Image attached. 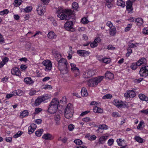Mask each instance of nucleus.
<instances>
[{
    "label": "nucleus",
    "mask_w": 148,
    "mask_h": 148,
    "mask_svg": "<svg viewBox=\"0 0 148 148\" xmlns=\"http://www.w3.org/2000/svg\"><path fill=\"white\" fill-rule=\"evenodd\" d=\"M54 120L56 124L59 125L60 124V117L58 114H56L54 117Z\"/></svg>",
    "instance_id": "nucleus-16"
},
{
    "label": "nucleus",
    "mask_w": 148,
    "mask_h": 148,
    "mask_svg": "<svg viewBox=\"0 0 148 148\" xmlns=\"http://www.w3.org/2000/svg\"><path fill=\"white\" fill-rule=\"evenodd\" d=\"M28 115V112L27 110H24L21 114V116L22 117H24L25 116H27Z\"/></svg>",
    "instance_id": "nucleus-37"
},
{
    "label": "nucleus",
    "mask_w": 148,
    "mask_h": 148,
    "mask_svg": "<svg viewBox=\"0 0 148 148\" xmlns=\"http://www.w3.org/2000/svg\"><path fill=\"white\" fill-rule=\"evenodd\" d=\"M74 125H73L72 124H70L68 126L69 130L70 131H72L74 129Z\"/></svg>",
    "instance_id": "nucleus-57"
},
{
    "label": "nucleus",
    "mask_w": 148,
    "mask_h": 148,
    "mask_svg": "<svg viewBox=\"0 0 148 148\" xmlns=\"http://www.w3.org/2000/svg\"><path fill=\"white\" fill-rule=\"evenodd\" d=\"M9 12V11L7 9H5L4 10L0 12V15H3L4 14H7Z\"/></svg>",
    "instance_id": "nucleus-50"
},
{
    "label": "nucleus",
    "mask_w": 148,
    "mask_h": 148,
    "mask_svg": "<svg viewBox=\"0 0 148 148\" xmlns=\"http://www.w3.org/2000/svg\"><path fill=\"white\" fill-rule=\"evenodd\" d=\"M28 133L29 134H32L35 130L33 129L32 128H31V127H30L29 126L28 127Z\"/></svg>",
    "instance_id": "nucleus-56"
},
{
    "label": "nucleus",
    "mask_w": 148,
    "mask_h": 148,
    "mask_svg": "<svg viewBox=\"0 0 148 148\" xmlns=\"http://www.w3.org/2000/svg\"><path fill=\"white\" fill-rule=\"evenodd\" d=\"M131 27L132 24H129L128 25H127V27L125 29V32H127L129 31Z\"/></svg>",
    "instance_id": "nucleus-54"
},
{
    "label": "nucleus",
    "mask_w": 148,
    "mask_h": 148,
    "mask_svg": "<svg viewBox=\"0 0 148 148\" xmlns=\"http://www.w3.org/2000/svg\"><path fill=\"white\" fill-rule=\"evenodd\" d=\"M106 2V3H105L106 7H107L109 9L111 8L113 6V4L111 3L112 2Z\"/></svg>",
    "instance_id": "nucleus-36"
},
{
    "label": "nucleus",
    "mask_w": 148,
    "mask_h": 148,
    "mask_svg": "<svg viewBox=\"0 0 148 148\" xmlns=\"http://www.w3.org/2000/svg\"><path fill=\"white\" fill-rule=\"evenodd\" d=\"M58 68L61 73L63 74L67 73L68 72V64L66 60L62 58L58 62Z\"/></svg>",
    "instance_id": "nucleus-3"
},
{
    "label": "nucleus",
    "mask_w": 148,
    "mask_h": 148,
    "mask_svg": "<svg viewBox=\"0 0 148 148\" xmlns=\"http://www.w3.org/2000/svg\"><path fill=\"white\" fill-rule=\"evenodd\" d=\"M9 60V59L7 57H5L3 59L2 62H3L4 64H5L7 62H8Z\"/></svg>",
    "instance_id": "nucleus-60"
},
{
    "label": "nucleus",
    "mask_w": 148,
    "mask_h": 148,
    "mask_svg": "<svg viewBox=\"0 0 148 148\" xmlns=\"http://www.w3.org/2000/svg\"><path fill=\"white\" fill-rule=\"evenodd\" d=\"M19 91H21V90H17L14 91L12 92L11 94H12V95L13 96H16V95H20L18 93Z\"/></svg>",
    "instance_id": "nucleus-45"
},
{
    "label": "nucleus",
    "mask_w": 148,
    "mask_h": 148,
    "mask_svg": "<svg viewBox=\"0 0 148 148\" xmlns=\"http://www.w3.org/2000/svg\"><path fill=\"white\" fill-rule=\"evenodd\" d=\"M110 62V58H102V62L106 64L109 63Z\"/></svg>",
    "instance_id": "nucleus-35"
},
{
    "label": "nucleus",
    "mask_w": 148,
    "mask_h": 148,
    "mask_svg": "<svg viewBox=\"0 0 148 148\" xmlns=\"http://www.w3.org/2000/svg\"><path fill=\"white\" fill-rule=\"evenodd\" d=\"M108 30H109L110 34L111 36H113L115 34L116 32V29L114 26L110 28H108Z\"/></svg>",
    "instance_id": "nucleus-18"
},
{
    "label": "nucleus",
    "mask_w": 148,
    "mask_h": 148,
    "mask_svg": "<svg viewBox=\"0 0 148 148\" xmlns=\"http://www.w3.org/2000/svg\"><path fill=\"white\" fill-rule=\"evenodd\" d=\"M134 139L136 141L139 143H142L143 142V140L139 136H136Z\"/></svg>",
    "instance_id": "nucleus-34"
},
{
    "label": "nucleus",
    "mask_w": 148,
    "mask_h": 148,
    "mask_svg": "<svg viewBox=\"0 0 148 148\" xmlns=\"http://www.w3.org/2000/svg\"><path fill=\"white\" fill-rule=\"evenodd\" d=\"M43 132V130L42 129H39L38 131H36L35 132V134L36 136L39 137L42 134Z\"/></svg>",
    "instance_id": "nucleus-29"
},
{
    "label": "nucleus",
    "mask_w": 148,
    "mask_h": 148,
    "mask_svg": "<svg viewBox=\"0 0 148 148\" xmlns=\"http://www.w3.org/2000/svg\"><path fill=\"white\" fill-rule=\"evenodd\" d=\"M90 45L91 47L94 48L97 46V43L94 40L90 44Z\"/></svg>",
    "instance_id": "nucleus-49"
},
{
    "label": "nucleus",
    "mask_w": 148,
    "mask_h": 148,
    "mask_svg": "<svg viewBox=\"0 0 148 148\" xmlns=\"http://www.w3.org/2000/svg\"><path fill=\"white\" fill-rule=\"evenodd\" d=\"M12 74L17 76H19L21 75V73L17 67L13 68L11 70Z\"/></svg>",
    "instance_id": "nucleus-11"
},
{
    "label": "nucleus",
    "mask_w": 148,
    "mask_h": 148,
    "mask_svg": "<svg viewBox=\"0 0 148 148\" xmlns=\"http://www.w3.org/2000/svg\"><path fill=\"white\" fill-rule=\"evenodd\" d=\"M48 37L51 39H53L56 37L55 33L53 32H50L48 34Z\"/></svg>",
    "instance_id": "nucleus-27"
},
{
    "label": "nucleus",
    "mask_w": 148,
    "mask_h": 148,
    "mask_svg": "<svg viewBox=\"0 0 148 148\" xmlns=\"http://www.w3.org/2000/svg\"><path fill=\"white\" fill-rule=\"evenodd\" d=\"M137 64L136 63H133L130 66L131 68L133 70H135L137 68Z\"/></svg>",
    "instance_id": "nucleus-41"
},
{
    "label": "nucleus",
    "mask_w": 148,
    "mask_h": 148,
    "mask_svg": "<svg viewBox=\"0 0 148 148\" xmlns=\"http://www.w3.org/2000/svg\"><path fill=\"white\" fill-rule=\"evenodd\" d=\"M142 113H144L145 114H148V109H147L145 110H141L140 111Z\"/></svg>",
    "instance_id": "nucleus-61"
},
{
    "label": "nucleus",
    "mask_w": 148,
    "mask_h": 148,
    "mask_svg": "<svg viewBox=\"0 0 148 148\" xmlns=\"http://www.w3.org/2000/svg\"><path fill=\"white\" fill-rule=\"evenodd\" d=\"M107 49L110 50H113L115 49V48L112 45H109L107 47Z\"/></svg>",
    "instance_id": "nucleus-58"
},
{
    "label": "nucleus",
    "mask_w": 148,
    "mask_h": 148,
    "mask_svg": "<svg viewBox=\"0 0 148 148\" xmlns=\"http://www.w3.org/2000/svg\"><path fill=\"white\" fill-rule=\"evenodd\" d=\"M135 22H136L138 25L140 26L143 23V20L141 18H138L135 20Z\"/></svg>",
    "instance_id": "nucleus-24"
},
{
    "label": "nucleus",
    "mask_w": 148,
    "mask_h": 148,
    "mask_svg": "<svg viewBox=\"0 0 148 148\" xmlns=\"http://www.w3.org/2000/svg\"><path fill=\"white\" fill-rule=\"evenodd\" d=\"M52 137V135L50 134L47 133L44 134L42 136V138L45 140H50Z\"/></svg>",
    "instance_id": "nucleus-22"
},
{
    "label": "nucleus",
    "mask_w": 148,
    "mask_h": 148,
    "mask_svg": "<svg viewBox=\"0 0 148 148\" xmlns=\"http://www.w3.org/2000/svg\"><path fill=\"white\" fill-rule=\"evenodd\" d=\"M112 115V116L114 117H119L121 116V115L119 114L116 112H113Z\"/></svg>",
    "instance_id": "nucleus-42"
},
{
    "label": "nucleus",
    "mask_w": 148,
    "mask_h": 148,
    "mask_svg": "<svg viewBox=\"0 0 148 148\" xmlns=\"http://www.w3.org/2000/svg\"><path fill=\"white\" fill-rule=\"evenodd\" d=\"M114 140L113 139L111 138L109 140L108 142V145L111 146L112 145L114 142Z\"/></svg>",
    "instance_id": "nucleus-52"
},
{
    "label": "nucleus",
    "mask_w": 148,
    "mask_h": 148,
    "mask_svg": "<svg viewBox=\"0 0 148 148\" xmlns=\"http://www.w3.org/2000/svg\"><path fill=\"white\" fill-rule=\"evenodd\" d=\"M40 97L41 99L42 100V102L49 99V98L48 95L47 94H45L42 96H40Z\"/></svg>",
    "instance_id": "nucleus-32"
},
{
    "label": "nucleus",
    "mask_w": 148,
    "mask_h": 148,
    "mask_svg": "<svg viewBox=\"0 0 148 148\" xmlns=\"http://www.w3.org/2000/svg\"><path fill=\"white\" fill-rule=\"evenodd\" d=\"M70 65L71 67V70L72 71H76V70H79L78 68L76 67L75 64L73 63H71Z\"/></svg>",
    "instance_id": "nucleus-33"
},
{
    "label": "nucleus",
    "mask_w": 148,
    "mask_h": 148,
    "mask_svg": "<svg viewBox=\"0 0 148 148\" xmlns=\"http://www.w3.org/2000/svg\"><path fill=\"white\" fill-rule=\"evenodd\" d=\"M113 104L119 108H122L124 107L126 105L121 101H119L117 99H115L113 101Z\"/></svg>",
    "instance_id": "nucleus-8"
},
{
    "label": "nucleus",
    "mask_w": 148,
    "mask_h": 148,
    "mask_svg": "<svg viewBox=\"0 0 148 148\" xmlns=\"http://www.w3.org/2000/svg\"><path fill=\"white\" fill-rule=\"evenodd\" d=\"M32 7L31 6H28L24 9L25 11L26 12H29L32 10Z\"/></svg>",
    "instance_id": "nucleus-47"
},
{
    "label": "nucleus",
    "mask_w": 148,
    "mask_h": 148,
    "mask_svg": "<svg viewBox=\"0 0 148 148\" xmlns=\"http://www.w3.org/2000/svg\"><path fill=\"white\" fill-rule=\"evenodd\" d=\"M77 53L80 56H85L88 55L90 52L85 50H79L77 51Z\"/></svg>",
    "instance_id": "nucleus-13"
},
{
    "label": "nucleus",
    "mask_w": 148,
    "mask_h": 148,
    "mask_svg": "<svg viewBox=\"0 0 148 148\" xmlns=\"http://www.w3.org/2000/svg\"><path fill=\"white\" fill-rule=\"evenodd\" d=\"M24 82L27 84H32L34 83V81L30 77H27L24 79Z\"/></svg>",
    "instance_id": "nucleus-17"
},
{
    "label": "nucleus",
    "mask_w": 148,
    "mask_h": 148,
    "mask_svg": "<svg viewBox=\"0 0 148 148\" xmlns=\"http://www.w3.org/2000/svg\"><path fill=\"white\" fill-rule=\"evenodd\" d=\"M117 4L119 6L122 7V8L124 7L125 6V3L122 0H117Z\"/></svg>",
    "instance_id": "nucleus-26"
},
{
    "label": "nucleus",
    "mask_w": 148,
    "mask_h": 148,
    "mask_svg": "<svg viewBox=\"0 0 148 148\" xmlns=\"http://www.w3.org/2000/svg\"><path fill=\"white\" fill-rule=\"evenodd\" d=\"M27 68V66L25 65L22 64L20 68L23 70H25Z\"/></svg>",
    "instance_id": "nucleus-64"
},
{
    "label": "nucleus",
    "mask_w": 148,
    "mask_h": 148,
    "mask_svg": "<svg viewBox=\"0 0 148 148\" xmlns=\"http://www.w3.org/2000/svg\"><path fill=\"white\" fill-rule=\"evenodd\" d=\"M114 77V74L108 71L105 73L104 76H102V79L104 78L106 79L110 80L113 79Z\"/></svg>",
    "instance_id": "nucleus-10"
},
{
    "label": "nucleus",
    "mask_w": 148,
    "mask_h": 148,
    "mask_svg": "<svg viewBox=\"0 0 148 148\" xmlns=\"http://www.w3.org/2000/svg\"><path fill=\"white\" fill-rule=\"evenodd\" d=\"M129 94V97L131 98H133L136 96L135 92L132 90H130L128 91Z\"/></svg>",
    "instance_id": "nucleus-30"
},
{
    "label": "nucleus",
    "mask_w": 148,
    "mask_h": 148,
    "mask_svg": "<svg viewBox=\"0 0 148 148\" xmlns=\"http://www.w3.org/2000/svg\"><path fill=\"white\" fill-rule=\"evenodd\" d=\"M42 102V100L41 99L40 97H39L35 100L34 104L36 106H38Z\"/></svg>",
    "instance_id": "nucleus-23"
},
{
    "label": "nucleus",
    "mask_w": 148,
    "mask_h": 148,
    "mask_svg": "<svg viewBox=\"0 0 148 148\" xmlns=\"http://www.w3.org/2000/svg\"><path fill=\"white\" fill-rule=\"evenodd\" d=\"M146 62V59L144 58L140 59L136 62L138 66H140Z\"/></svg>",
    "instance_id": "nucleus-19"
},
{
    "label": "nucleus",
    "mask_w": 148,
    "mask_h": 148,
    "mask_svg": "<svg viewBox=\"0 0 148 148\" xmlns=\"http://www.w3.org/2000/svg\"><path fill=\"white\" fill-rule=\"evenodd\" d=\"M93 110L95 113H102V109L101 108H99L97 106L93 108Z\"/></svg>",
    "instance_id": "nucleus-28"
},
{
    "label": "nucleus",
    "mask_w": 148,
    "mask_h": 148,
    "mask_svg": "<svg viewBox=\"0 0 148 148\" xmlns=\"http://www.w3.org/2000/svg\"><path fill=\"white\" fill-rule=\"evenodd\" d=\"M132 52V50L131 49H127V52L126 54V56L128 57L131 54Z\"/></svg>",
    "instance_id": "nucleus-55"
},
{
    "label": "nucleus",
    "mask_w": 148,
    "mask_h": 148,
    "mask_svg": "<svg viewBox=\"0 0 148 148\" xmlns=\"http://www.w3.org/2000/svg\"><path fill=\"white\" fill-rule=\"evenodd\" d=\"M22 2V1L21 0H15L14 1V3H15V6L17 7L18 6L20 5Z\"/></svg>",
    "instance_id": "nucleus-40"
},
{
    "label": "nucleus",
    "mask_w": 148,
    "mask_h": 148,
    "mask_svg": "<svg viewBox=\"0 0 148 148\" xmlns=\"http://www.w3.org/2000/svg\"><path fill=\"white\" fill-rule=\"evenodd\" d=\"M82 22L84 24H86L88 23L87 19L86 18H83L82 19Z\"/></svg>",
    "instance_id": "nucleus-53"
},
{
    "label": "nucleus",
    "mask_w": 148,
    "mask_h": 148,
    "mask_svg": "<svg viewBox=\"0 0 148 148\" xmlns=\"http://www.w3.org/2000/svg\"><path fill=\"white\" fill-rule=\"evenodd\" d=\"M63 101L62 100L59 102L57 98L53 99L49 105L48 111L51 114H54L57 111L58 105L59 103H63Z\"/></svg>",
    "instance_id": "nucleus-2"
},
{
    "label": "nucleus",
    "mask_w": 148,
    "mask_h": 148,
    "mask_svg": "<svg viewBox=\"0 0 148 148\" xmlns=\"http://www.w3.org/2000/svg\"><path fill=\"white\" fill-rule=\"evenodd\" d=\"M96 136L95 135H93L92 136H90V137H89V140H94L96 139Z\"/></svg>",
    "instance_id": "nucleus-63"
},
{
    "label": "nucleus",
    "mask_w": 148,
    "mask_h": 148,
    "mask_svg": "<svg viewBox=\"0 0 148 148\" xmlns=\"http://www.w3.org/2000/svg\"><path fill=\"white\" fill-rule=\"evenodd\" d=\"M102 80L101 76L96 77L90 79L88 82V85L90 86H94L97 85Z\"/></svg>",
    "instance_id": "nucleus-4"
},
{
    "label": "nucleus",
    "mask_w": 148,
    "mask_h": 148,
    "mask_svg": "<svg viewBox=\"0 0 148 148\" xmlns=\"http://www.w3.org/2000/svg\"><path fill=\"white\" fill-rule=\"evenodd\" d=\"M42 63L43 65L45 66V70L46 71H49L51 69L52 64L50 60H44L42 62Z\"/></svg>",
    "instance_id": "nucleus-7"
},
{
    "label": "nucleus",
    "mask_w": 148,
    "mask_h": 148,
    "mask_svg": "<svg viewBox=\"0 0 148 148\" xmlns=\"http://www.w3.org/2000/svg\"><path fill=\"white\" fill-rule=\"evenodd\" d=\"M72 7L73 10H77V9L78 4L77 3H74L72 4Z\"/></svg>",
    "instance_id": "nucleus-44"
},
{
    "label": "nucleus",
    "mask_w": 148,
    "mask_h": 148,
    "mask_svg": "<svg viewBox=\"0 0 148 148\" xmlns=\"http://www.w3.org/2000/svg\"><path fill=\"white\" fill-rule=\"evenodd\" d=\"M73 26V23L72 21H67L64 25L65 29L68 31H72Z\"/></svg>",
    "instance_id": "nucleus-9"
},
{
    "label": "nucleus",
    "mask_w": 148,
    "mask_h": 148,
    "mask_svg": "<svg viewBox=\"0 0 148 148\" xmlns=\"http://www.w3.org/2000/svg\"><path fill=\"white\" fill-rule=\"evenodd\" d=\"M42 122V120L41 119H37L35 120V122L38 124H40Z\"/></svg>",
    "instance_id": "nucleus-62"
},
{
    "label": "nucleus",
    "mask_w": 148,
    "mask_h": 148,
    "mask_svg": "<svg viewBox=\"0 0 148 148\" xmlns=\"http://www.w3.org/2000/svg\"><path fill=\"white\" fill-rule=\"evenodd\" d=\"M73 105L70 103H69L65 109L64 112L73 113Z\"/></svg>",
    "instance_id": "nucleus-12"
},
{
    "label": "nucleus",
    "mask_w": 148,
    "mask_h": 148,
    "mask_svg": "<svg viewBox=\"0 0 148 148\" xmlns=\"http://www.w3.org/2000/svg\"><path fill=\"white\" fill-rule=\"evenodd\" d=\"M42 110V109L41 108H35V112L34 114H37L40 112Z\"/></svg>",
    "instance_id": "nucleus-39"
},
{
    "label": "nucleus",
    "mask_w": 148,
    "mask_h": 148,
    "mask_svg": "<svg viewBox=\"0 0 148 148\" xmlns=\"http://www.w3.org/2000/svg\"><path fill=\"white\" fill-rule=\"evenodd\" d=\"M95 72V70L91 69L88 70L83 73V77L85 78H90L93 75Z\"/></svg>",
    "instance_id": "nucleus-6"
},
{
    "label": "nucleus",
    "mask_w": 148,
    "mask_h": 148,
    "mask_svg": "<svg viewBox=\"0 0 148 148\" xmlns=\"http://www.w3.org/2000/svg\"><path fill=\"white\" fill-rule=\"evenodd\" d=\"M82 120L83 121H84L85 122H88L91 121L90 119L89 118L87 117L83 119Z\"/></svg>",
    "instance_id": "nucleus-59"
},
{
    "label": "nucleus",
    "mask_w": 148,
    "mask_h": 148,
    "mask_svg": "<svg viewBox=\"0 0 148 148\" xmlns=\"http://www.w3.org/2000/svg\"><path fill=\"white\" fill-rule=\"evenodd\" d=\"M55 58L56 60L58 62L62 58L61 55L60 54H57L55 56Z\"/></svg>",
    "instance_id": "nucleus-48"
},
{
    "label": "nucleus",
    "mask_w": 148,
    "mask_h": 148,
    "mask_svg": "<svg viewBox=\"0 0 148 148\" xmlns=\"http://www.w3.org/2000/svg\"><path fill=\"white\" fill-rule=\"evenodd\" d=\"M126 5L127 9L130 12L132 11L133 10V8H132V1L128 0L126 2Z\"/></svg>",
    "instance_id": "nucleus-15"
},
{
    "label": "nucleus",
    "mask_w": 148,
    "mask_h": 148,
    "mask_svg": "<svg viewBox=\"0 0 148 148\" xmlns=\"http://www.w3.org/2000/svg\"><path fill=\"white\" fill-rule=\"evenodd\" d=\"M50 20L52 22V23L55 26H56L58 25L56 21L53 18H50Z\"/></svg>",
    "instance_id": "nucleus-46"
},
{
    "label": "nucleus",
    "mask_w": 148,
    "mask_h": 148,
    "mask_svg": "<svg viewBox=\"0 0 148 148\" xmlns=\"http://www.w3.org/2000/svg\"><path fill=\"white\" fill-rule=\"evenodd\" d=\"M45 8L44 7H43L42 5L38 6L36 9V11L38 14L42 15L45 12Z\"/></svg>",
    "instance_id": "nucleus-14"
},
{
    "label": "nucleus",
    "mask_w": 148,
    "mask_h": 148,
    "mask_svg": "<svg viewBox=\"0 0 148 148\" xmlns=\"http://www.w3.org/2000/svg\"><path fill=\"white\" fill-rule=\"evenodd\" d=\"M74 143L77 145H81L82 144V141L79 139H77L75 140L74 141Z\"/></svg>",
    "instance_id": "nucleus-43"
},
{
    "label": "nucleus",
    "mask_w": 148,
    "mask_h": 148,
    "mask_svg": "<svg viewBox=\"0 0 148 148\" xmlns=\"http://www.w3.org/2000/svg\"><path fill=\"white\" fill-rule=\"evenodd\" d=\"M138 97L141 100L145 101L146 102H148V98L144 95L142 94H140L138 95Z\"/></svg>",
    "instance_id": "nucleus-21"
},
{
    "label": "nucleus",
    "mask_w": 148,
    "mask_h": 148,
    "mask_svg": "<svg viewBox=\"0 0 148 148\" xmlns=\"http://www.w3.org/2000/svg\"><path fill=\"white\" fill-rule=\"evenodd\" d=\"M81 93L82 96H86L88 95L87 91L85 88H82Z\"/></svg>",
    "instance_id": "nucleus-25"
},
{
    "label": "nucleus",
    "mask_w": 148,
    "mask_h": 148,
    "mask_svg": "<svg viewBox=\"0 0 148 148\" xmlns=\"http://www.w3.org/2000/svg\"><path fill=\"white\" fill-rule=\"evenodd\" d=\"M112 97V95L110 94H108L103 96L102 97V99H110Z\"/></svg>",
    "instance_id": "nucleus-38"
},
{
    "label": "nucleus",
    "mask_w": 148,
    "mask_h": 148,
    "mask_svg": "<svg viewBox=\"0 0 148 148\" xmlns=\"http://www.w3.org/2000/svg\"><path fill=\"white\" fill-rule=\"evenodd\" d=\"M139 74L141 76L146 77L148 75V66L146 65L142 67L139 71Z\"/></svg>",
    "instance_id": "nucleus-5"
},
{
    "label": "nucleus",
    "mask_w": 148,
    "mask_h": 148,
    "mask_svg": "<svg viewBox=\"0 0 148 148\" xmlns=\"http://www.w3.org/2000/svg\"><path fill=\"white\" fill-rule=\"evenodd\" d=\"M64 115L66 119H69L73 116V113L64 112Z\"/></svg>",
    "instance_id": "nucleus-31"
},
{
    "label": "nucleus",
    "mask_w": 148,
    "mask_h": 148,
    "mask_svg": "<svg viewBox=\"0 0 148 148\" xmlns=\"http://www.w3.org/2000/svg\"><path fill=\"white\" fill-rule=\"evenodd\" d=\"M56 11L58 14V17L62 20L69 19L71 17V16L73 13V11L70 10L64 9L61 7H58Z\"/></svg>",
    "instance_id": "nucleus-1"
},
{
    "label": "nucleus",
    "mask_w": 148,
    "mask_h": 148,
    "mask_svg": "<svg viewBox=\"0 0 148 148\" xmlns=\"http://www.w3.org/2000/svg\"><path fill=\"white\" fill-rule=\"evenodd\" d=\"M113 26V24L110 21H108L106 24V25L104 26L103 29H105L107 31L108 29L107 28V27H109V28H110L112 27Z\"/></svg>",
    "instance_id": "nucleus-20"
},
{
    "label": "nucleus",
    "mask_w": 148,
    "mask_h": 148,
    "mask_svg": "<svg viewBox=\"0 0 148 148\" xmlns=\"http://www.w3.org/2000/svg\"><path fill=\"white\" fill-rule=\"evenodd\" d=\"M144 124V122L143 121H141L138 125L137 127V129H139L142 128V125Z\"/></svg>",
    "instance_id": "nucleus-51"
}]
</instances>
